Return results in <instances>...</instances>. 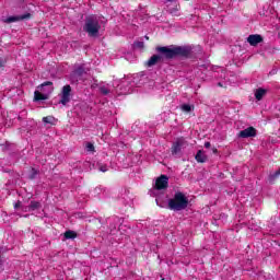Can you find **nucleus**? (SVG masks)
<instances>
[{"mask_svg": "<svg viewBox=\"0 0 280 280\" xmlns=\"http://www.w3.org/2000/svg\"><path fill=\"white\" fill-rule=\"evenodd\" d=\"M168 185H170V178L166 175H161L155 180L154 189H158L159 191H161V189H167Z\"/></svg>", "mask_w": 280, "mask_h": 280, "instance_id": "6", "label": "nucleus"}, {"mask_svg": "<svg viewBox=\"0 0 280 280\" xmlns=\"http://www.w3.org/2000/svg\"><path fill=\"white\" fill-rule=\"evenodd\" d=\"M162 280H164V279H162Z\"/></svg>", "mask_w": 280, "mask_h": 280, "instance_id": "32", "label": "nucleus"}, {"mask_svg": "<svg viewBox=\"0 0 280 280\" xmlns=\"http://www.w3.org/2000/svg\"><path fill=\"white\" fill-rule=\"evenodd\" d=\"M3 65H5V60L0 59V69H1V67H3Z\"/></svg>", "mask_w": 280, "mask_h": 280, "instance_id": "26", "label": "nucleus"}, {"mask_svg": "<svg viewBox=\"0 0 280 280\" xmlns=\"http://www.w3.org/2000/svg\"><path fill=\"white\" fill-rule=\"evenodd\" d=\"M189 205V199L182 191L175 192L174 197L168 200L171 211H184Z\"/></svg>", "mask_w": 280, "mask_h": 280, "instance_id": "2", "label": "nucleus"}, {"mask_svg": "<svg viewBox=\"0 0 280 280\" xmlns=\"http://www.w3.org/2000/svg\"><path fill=\"white\" fill-rule=\"evenodd\" d=\"M168 3H172V1H174V0H166Z\"/></svg>", "mask_w": 280, "mask_h": 280, "instance_id": "29", "label": "nucleus"}, {"mask_svg": "<svg viewBox=\"0 0 280 280\" xmlns=\"http://www.w3.org/2000/svg\"><path fill=\"white\" fill-rule=\"evenodd\" d=\"M51 93H54V83L46 81L37 86V90L34 92V102H45V100H49Z\"/></svg>", "mask_w": 280, "mask_h": 280, "instance_id": "3", "label": "nucleus"}, {"mask_svg": "<svg viewBox=\"0 0 280 280\" xmlns=\"http://www.w3.org/2000/svg\"><path fill=\"white\" fill-rule=\"evenodd\" d=\"M136 46H137V47H140V49L143 48V42H138V43H136Z\"/></svg>", "mask_w": 280, "mask_h": 280, "instance_id": "24", "label": "nucleus"}, {"mask_svg": "<svg viewBox=\"0 0 280 280\" xmlns=\"http://www.w3.org/2000/svg\"><path fill=\"white\" fill-rule=\"evenodd\" d=\"M257 136V130H255L254 127H248L242 131H240L238 137L241 139H248V137H256Z\"/></svg>", "mask_w": 280, "mask_h": 280, "instance_id": "9", "label": "nucleus"}, {"mask_svg": "<svg viewBox=\"0 0 280 280\" xmlns=\"http://www.w3.org/2000/svg\"><path fill=\"white\" fill-rule=\"evenodd\" d=\"M88 71H89V68L82 65L75 70V73L77 75H84V73H86Z\"/></svg>", "mask_w": 280, "mask_h": 280, "instance_id": "17", "label": "nucleus"}, {"mask_svg": "<svg viewBox=\"0 0 280 280\" xmlns=\"http://www.w3.org/2000/svg\"><path fill=\"white\" fill-rule=\"evenodd\" d=\"M85 150L86 152H95V145H93V143L88 142L85 145Z\"/></svg>", "mask_w": 280, "mask_h": 280, "instance_id": "21", "label": "nucleus"}, {"mask_svg": "<svg viewBox=\"0 0 280 280\" xmlns=\"http://www.w3.org/2000/svg\"><path fill=\"white\" fill-rule=\"evenodd\" d=\"M40 209V202L38 201H31L30 206L26 207L25 211H36Z\"/></svg>", "mask_w": 280, "mask_h": 280, "instance_id": "14", "label": "nucleus"}, {"mask_svg": "<svg viewBox=\"0 0 280 280\" xmlns=\"http://www.w3.org/2000/svg\"><path fill=\"white\" fill-rule=\"evenodd\" d=\"M71 101V85H65L60 93L59 104L66 106Z\"/></svg>", "mask_w": 280, "mask_h": 280, "instance_id": "5", "label": "nucleus"}, {"mask_svg": "<svg viewBox=\"0 0 280 280\" xmlns=\"http://www.w3.org/2000/svg\"><path fill=\"white\" fill-rule=\"evenodd\" d=\"M32 19V14L31 13H25V14H22V15H12V16H9L4 20V23H16L19 21H27Z\"/></svg>", "mask_w": 280, "mask_h": 280, "instance_id": "8", "label": "nucleus"}, {"mask_svg": "<svg viewBox=\"0 0 280 280\" xmlns=\"http://www.w3.org/2000/svg\"><path fill=\"white\" fill-rule=\"evenodd\" d=\"M268 94V90L264 89V88H259V89H256L254 91V95H255V98L259 102L261 100H264V97H266V95Z\"/></svg>", "mask_w": 280, "mask_h": 280, "instance_id": "11", "label": "nucleus"}, {"mask_svg": "<svg viewBox=\"0 0 280 280\" xmlns=\"http://www.w3.org/2000/svg\"><path fill=\"white\" fill-rule=\"evenodd\" d=\"M65 237L66 240H75V237H78V234L73 231H67L65 233Z\"/></svg>", "mask_w": 280, "mask_h": 280, "instance_id": "18", "label": "nucleus"}, {"mask_svg": "<svg viewBox=\"0 0 280 280\" xmlns=\"http://www.w3.org/2000/svg\"><path fill=\"white\" fill-rule=\"evenodd\" d=\"M145 39L148 40V39H149V37H148V36H145Z\"/></svg>", "mask_w": 280, "mask_h": 280, "instance_id": "30", "label": "nucleus"}, {"mask_svg": "<svg viewBox=\"0 0 280 280\" xmlns=\"http://www.w3.org/2000/svg\"><path fill=\"white\" fill-rule=\"evenodd\" d=\"M183 106H188L187 104H184Z\"/></svg>", "mask_w": 280, "mask_h": 280, "instance_id": "31", "label": "nucleus"}, {"mask_svg": "<svg viewBox=\"0 0 280 280\" xmlns=\"http://www.w3.org/2000/svg\"><path fill=\"white\" fill-rule=\"evenodd\" d=\"M182 113H191L194 110V106H180Z\"/></svg>", "mask_w": 280, "mask_h": 280, "instance_id": "22", "label": "nucleus"}, {"mask_svg": "<svg viewBox=\"0 0 280 280\" xmlns=\"http://www.w3.org/2000/svg\"><path fill=\"white\" fill-rule=\"evenodd\" d=\"M264 42V37H261V35H249L247 37V43H249V45H252V47H257V45H259V43Z\"/></svg>", "mask_w": 280, "mask_h": 280, "instance_id": "10", "label": "nucleus"}, {"mask_svg": "<svg viewBox=\"0 0 280 280\" xmlns=\"http://www.w3.org/2000/svg\"><path fill=\"white\" fill-rule=\"evenodd\" d=\"M197 163H207V154H205V151L199 150L195 156Z\"/></svg>", "mask_w": 280, "mask_h": 280, "instance_id": "13", "label": "nucleus"}, {"mask_svg": "<svg viewBox=\"0 0 280 280\" xmlns=\"http://www.w3.org/2000/svg\"><path fill=\"white\" fill-rule=\"evenodd\" d=\"M21 207V201L14 203V209H19Z\"/></svg>", "mask_w": 280, "mask_h": 280, "instance_id": "25", "label": "nucleus"}, {"mask_svg": "<svg viewBox=\"0 0 280 280\" xmlns=\"http://www.w3.org/2000/svg\"><path fill=\"white\" fill-rule=\"evenodd\" d=\"M37 174H39L38 170H36V168H31V173H30V175H28V178H30L31 180H34V178H36V175H37Z\"/></svg>", "mask_w": 280, "mask_h": 280, "instance_id": "20", "label": "nucleus"}, {"mask_svg": "<svg viewBox=\"0 0 280 280\" xmlns=\"http://www.w3.org/2000/svg\"><path fill=\"white\" fill-rule=\"evenodd\" d=\"M100 93H102V95H108V93H110V88H108V85L100 86Z\"/></svg>", "mask_w": 280, "mask_h": 280, "instance_id": "19", "label": "nucleus"}, {"mask_svg": "<svg viewBox=\"0 0 280 280\" xmlns=\"http://www.w3.org/2000/svg\"><path fill=\"white\" fill-rule=\"evenodd\" d=\"M108 170V165L106 164H98V171L100 172H106Z\"/></svg>", "mask_w": 280, "mask_h": 280, "instance_id": "23", "label": "nucleus"}, {"mask_svg": "<svg viewBox=\"0 0 280 280\" xmlns=\"http://www.w3.org/2000/svg\"><path fill=\"white\" fill-rule=\"evenodd\" d=\"M205 148H211V142H205Z\"/></svg>", "mask_w": 280, "mask_h": 280, "instance_id": "27", "label": "nucleus"}, {"mask_svg": "<svg viewBox=\"0 0 280 280\" xmlns=\"http://www.w3.org/2000/svg\"><path fill=\"white\" fill-rule=\"evenodd\" d=\"M186 145L185 140L179 139L176 142L173 143V147L171 149L172 155L173 156H178L180 152H183V148Z\"/></svg>", "mask_w": 280, "mask_h": 280, "instance_id": "7", "label": "nucleus"}, {"mask_svg": "<svg viewBox=\"0 0 280 280\" xmlns=\"http://www.w3.org/2000/svg\"><path fill=\"white\" fill-rule=\"evenodd\" d=\"M156 51H159L160 56L166 58V60H171V58H176V56H189L191 54L190 47L185 46H171V47H158Z\"/></svg>", "mask_w": 280, "mask_h": 280, "instance_id": "1", "label": "nucleus"}, {"mask_svg": "<svg viewBox=\"0 0 280 280\" xmlns=\"http://www.w3.org/2000/svg\"><path fill=\"white\" fill-rule=\"evenodd\" d=\"M280 176V168L278 171H276L275 173L269 174V183H275V180H277V178H279Z\"/></svg>", "mask_w": 280, "mask_h": 280, "instance_id": "16", "label": "nucleus"}, {"mask_svg": "<svg viewBox=\"0 0 280 280\" xmlns=\"http://www.w3.org/2000/svg\"><path fill=\"white\" fill-rule=\"evenodd\" d=\"M25 113H26V112H25V110H23V112L21 113V116L23 117V115H25Z\"/></svg>", "mask_w": 280, "mask_h": 280, "instance_id": "28", "label": "nucleus"}, {"mask_svg": "<svg viewBox=\"0 0 280 280\" xmlns=\"http://www.w3.org/2000/svg\"><path fill=\"white\" fill-rule=\"evenodd\" d=\"M56 121H58L54 116L43 117L44 124H49L50 126H56Z\"/></svg>", "mask_w": 280, "mask_h": 280, "instance_id": "15", "label": "nucleus"}, {"mask_svg": "<svg viewBox=\"0 0 280 280\" xmlns=\"http://www.w3.org/2000/svg\"><path fill=\"white\" fill-rule=\"evenodd\" d=\"M163 60V56L160 55H153L147 62L149 67H154L156 62H161Z\"/></svg>", "mask_w": 280, "mask_h": 280, "instance_id": "12", "label": "nucleus"}, {"mask_svg": "<svg viewBox=\"0 0 280 280\" xmlns=\"http://www.w3.org/2000/svg\"><path fill=\"white\" fill-rule=\"evenodd\" d=\"M102 26L100 25V18L95 15L86 18L84 31L89 34V36H97Z\"/></svg>", "mask_w": 280, "mask_h": 280, "instance_id": "4", "label": "nucleus"}]
</instances>
